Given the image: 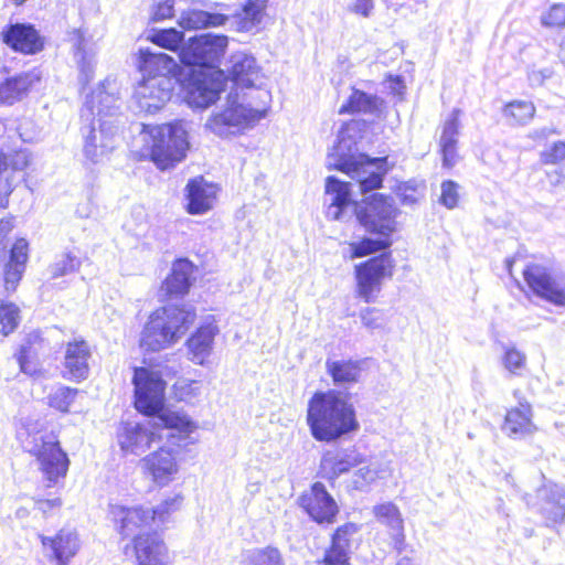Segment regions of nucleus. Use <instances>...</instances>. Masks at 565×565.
Wrapping results in <instances>:
<instances>
[{"label": "nucleus", "mask_w": 565, "mask_h": 565, "mask_svg": "<svg viewBox=\"0 0 565 565\" xmlns=\"http://www.w3.org/2000/svg\"><path fill=\"white\" fill-rule=\"evenodd\" d=\"M502 364L504 369L513 375L521 376L527 364V359L524 352L515 347H509L502 354Z\"/></svg>", "instance_id": "79ce46f5"}, {"label": "nucleus", "mask_w": 565, "mask_h": 565, "mask_svg": "<svg viewBox=\"0 0 565 565\" xmlns=\"http://www.w3.org/2000/svg\"><path fill=\"white\" fill-rule=\"evenodd\" d=\"M522 276L532 295L554 306L565 307V286L557 281L550 267L531 262L523 268Z\"/></svg>", "instance_id": "9b49d317"}, {"label": "nucleus", "mask_w": 565, "mask_h": 565, "mask_svg": "<svg viewBox=\"0 0 565 565\" xmlns=\"http://www.w3.org/2000/svg\"><path fill=\"white\" fill-rule=\"evenodd\" d=\"M390 88L396 95H403L405 85L404 81L401 76H395L390 78Z\"/></svg>", "instance_id": "0e129e2a"}, {"label": "nucleus", "mask_w": 565, "mask_h": 565, "mask_svg": "<svg viewBox=\"0 0 565 565\" xmlns=\"http://www.w3.org/2000/svg\"><path fill=\"white\" fill-rule=\"evenodd\" d=\"M150 135L152 137L151 159L159 169H169L185 158L189 141L182 121L156 126Z\"/></svg>", "instance_id": "0eeeda50"}, {"label": "nucleus", "mask_w": 565, "mask_h": 565, "mask_svg": "<svg viewBox=\"0 0 565 565\" xmlns=\"http://www.w3.org/2000/svg\"><path fill=\"white\" fill-rule=\"evenodd\" d=\"M84 146L83 153L93 163L99 162L114 148V137L117 134V126L113 121L95 122V118L81 128Z\"/></svg>", "instance_id": "4468645a"}, {"label": "nucleus", "mask_w": 565, "mask_h": 565, "mask_svg": "<svg viewBox=\"0 0 565 565\" xmlns=\"http://www.w3.org/2000/svg\"><path fill=\"white\" fill-rule=\"evenodd\" d=\"M226 72L230 79L241 87H254L260 78V67L256 58L246 52H236L231 55Z\"/></svg>", "instance_id": "4be33fe9"}, {"label": "nucleus", "mask_w": 565, "mask_h": 565, "mask_svg": "<svg viewBox=\"0 0 565 565\" xmlns=\"http://www.w3.org/2000/svg\"><path fill=\"white\" fill-rule=\"evenodd\" d=\"M145 469L158 484H167L178 471L175 454L172 449L160 447L159 450L142 459Z\"/></svg>", "instance_id": "393cba45"}, {"label": "nucleus", "mask_w": 565, "mask_h": 565, "mask_svg": "<svg viewBox=\"0 0 565 565\" xmlns=\"http://www.w3.org/2000/svg\"><path fill=\"white\" fill-rule=\"evenodd\" d=\"M349 558V551L331 543L324 552L322 563L326 565H347Z\"/></svg>", "instance_id": "603ef678"}, {"label": "nucleus", "mask_w": 565, "mask_h": 565, "mask_svg": "<svg viewBox=\"0 0 565 565\" xmlns=\"http://www.w3.org/2000/svg\"><path fill=\"white\" fill-rule=\"evenodd\" d=\"M366 462V456L361 454L355 447L328 450L322 455L321 470L326 478L335 480L352 468Z\"/></svg>", "instance_id": "a211bd4d"}, {"label": "nucleus", "mask_w": 565, "mask_h": 565, "mask_svg": "<svg viewBox=\"0 0 565 565\" xmlns=\"http://www.w3.org/2000/svg\"><path fill=\"white\" fill-rule=\"evenodd\" d=\"M28 245L26 239H17L10 249L8 264L21 265V267L25 268V263L28 260Z\"/></svg>", "instance_id": "864d4df0"}, {"label": "nucleus", "mask_w": 565, "mask_h": 565, "mask_svg": "<svg viewBox=\"0 0 565 565\" xmlns=\"http://www.w3.org/2000/svg\"><path fill=\"white\" fill-rule=\"evenodd\" d=\"M540 161L545 166H554L565 161V141H555L540 153Z\"/></svg>", "instance_id": "de8ad7c7"}, {"label": "nucleus", "mask_w": 565, "mask_h": 565, "mask_svg": "<svg viewBox=\"0 0 565 565\" xmlns=\"http://www.w3.org/2000/svg\"><path fill=\"white\" fill-rule=\"evenodd\" d=\"M110 515L119 524V533L127 537L138 529H143L154 521V515L150 509L142 507L126 508L124 505H110Z\"/></svg>", "instance_id": "b1692460"}, {"label": "nucleus", "mask_w": 565, "mask_h": 565, "mask_svg": "<svg viewBox=\"0 0 565 565\" xmlns=\"http://www.w3.org/2000/svg\"><path fill=\"white\" fill-rule=\"evenodd\" d=\"M217 191V186L205 181L203 177L190 179L185 186V209L188 213L198 215L211 210Z\"/></svg>", "instance_id": "412c9836"}, {"label": "nucleus", "mask_w": 565, "mask_h": 565, "mask_svg": "<svg viewBox=\"0 0 565 565\" xmlns=\"http://www.w3.org/2000/svg\"><path fill=\"white\" fill-rule=\"evenodd\" d=\"M29 452L36 458L40 470L49 482L47 487L55 486L61 478H65L70 460L52 433L33 436Z\"/></svg>", "instance_id": "6e6552de"}, {"label": "nucleus", "mask_w": 565, "mask_h": 565, "mask_svg": "<svg viewBox=\"0 0 565 565\" xmlns=\"http://www.w3.org/2000/svg\"><path fill=\"white\" fill-rule=\"evenodd\" d=\"M177 68L175 61L163 52H152L149 49L140 50L139 70L142 78L150 76H173Z\"/></svg>", "instance_id": "7c9ffc66"}, {"label": "nucleus", "mask_w": 565, "mask_h": 565, "mask_svg": "<svg viewBox=\"0 0 565 565\" xmlns=\"http://www.w3.org/2000/svg\"><path fill=\"white\" fill-rule=\"evenodd\" d=\"M8 170V161H6V153L0 152V173Z\"/></svg>", "instance_id": "338daca9"}, {"label": "nucleus", "mask_w": 565, "mask_h": 565, "mask_svg": "<svg viewBox=\"0 0 565 565\" xmlns=\"http://www.w3.org/2000/svg\"><path fill=\"white\" fill-rule=\"evenodd\" d=\"M132 383L135 385V406L152 417V427L160 429L151 431L138 423H125L117 430V440L124 452L141 455L154 441L167 438L168 443L181 447L196 428L194 423L177 412L163 408L166 382L162 376L146 367H136Z\"/></svg>", "instance_id": "f257e3e1"}, {"label": "nucleus", "mask_w": 565, "mask_h": 565, "mask_svg": "<svg viewBox=\"0 0 565 565\" xmlns=\"http://www.w3.org/2000/svg\"><path fill=\"white\" fill-rule=\"evenodd\" d=\"M268 0H247L242 12L235 15L237 30L249 32L255 29L263 19Z\"/></svg>", "instance_id": "e433bc0d"}, {"label": "nucleus", "mask_w": 565, "mask_h": 565, "mask_svg": "<svg viewBox=\"0 0 565 565\" xmlns=\"http://www.w3.org/2000/svg\"><path fill=\"white\" fill-rule=\"evenodd\" d=\"M383 99L375 94L352 88L347 102L340 107V114H364L379 117L383 107Z\"/></svg>", "instance_id": "c756f323"}, {"label": "nucleus", "mask_w": 565, "mask_h": 565, "mask_svg": "<svg viewBox=\"0 0 565 565\" xmlns=\"http://www.w3.org/2000/svg\"><path fill=\"white\" fill-rule=\"evenodd\" d=\"M121 117V98L119 87L115 79L106 78L99 86L86 97L84 107L81 110V118L90 121L95 118L96 124L100 121H113L119 128Z\"/></svg>", "instance_id": "1a4fd4ad"}, {"label": "nucleus", "mask_w": 565, "mask_h": 565, "mask_svg": "<svg viewBox=\"0 0 565 565\" xmlns=\"http://www.w3.org/2000/svg\"><path fill=\"white\" fill-rule=\"evenodd\" d=\"M90 347L84 339H74L65 344L64 377L81 382L89 375Z\"/></svg>", "instance_id": "f3484780"}, {"label": "nucleus", "mask_w": 565, "mask_h": 565, "mask_svg": "<svg viewBox=\"0 0 565 565\" xmlns=\"http://www.w3.org/2000/svg\"><path fill=\"white\" fill-rule=\"evenodd\" d=\"M394 262L390 252H384L355 266L358 295L372 302L380 292L382 280L393 275Z\"/></svg>", "instance_id": "f8f14e48"}, {"label": "nucleus", "mask_w": 565, "mask_h": 565, "mask_svg": "<svg viewBox=\"0 0 565 565\" xmlns=\"http://www.w3.org/2000/svg\"><path fill=\"white\" fill-rule=\"evenodd\" d=\"M532 405L526 402H520L516 406L507 409L501 429L512 438H524L537 431L534 423Z\"/></svg>", "instance_id": "6ab92c4d"}, {"label": "nucleus", "mask_w": 565, "mask_h": 565, "mask_svg": "<svg viewBox=\"0 0 565 565\" xmlns=\"http://www.w3.org/2000/svg\"><path fill=\"white\" fill-rule=\"evenodd\" d=\"M535 104L527 99H512L501 107V116L511 127L525 126L535 117Z\"/></svg>", "instance_id": "72a5a7b5"}, {"label": "nucleus", "mask_w": 565, "mask_h": 565, "mask_svg": "<svg viewBox=\"0 0 565 565\" xmlns=\"http://www.w3.org/2000/svg\"><path fill=\"white\" fill-rule=\"evenodd\" d=\"M77 393V388L61 385L49 395V405L56 411L67 413Z\"/></svg>", "instance_id": "c03bdc74"}, {"label": "nucleus", "mask_w": 565, "mask_h": 565, "mask_svg": "<svg viewBox=\"0 0 565 565\" xmlns=\"http://www.w3.org/2000/svg\"><path fill=\"white\" fill-rule=\"evenodd\" d=\"M1 41L13 52L34 55L44 49V38L32 23H9L0 32Z\"/></svg>", "instance_id": "dca6fc26"}, {"label": "nucleus", "mask_w": 565, "mask_h": 565, "mask_svg": "<svg viewBox=\"0 0 565 565\" xmlns=\"http://www.w3.org/2000/svg\"><path fill=\"white\" fill-rule=\"evenodd\" d=\"M392 241L390 236L379 238L364 237L359 242L350 244L351 258H360L376 252H384L390 248Z\"/></svg>", "instance_id": "4c0bfd02"}, {"label": "nucleus", "mask_w": 565, "mask_h": 565, "mask_svg": "<svg viewBox=\"0 0 565 565\" xmlns=\"http://www.w3.org/2000/svg\"><path fill=\"white\" fill-rule=\"evenodd\" d=\"M298 501L299 505L316 523L330 525L335 522L339 507L322 482H315L310 491L301 494Z\"/></svg>", "instance_id": "2eb2a0df"}, {"label": "nucleus", "mask_w": 565, "mask_h": 565, "mask_svg": "<svg viewBox=\"0 0 565 565\" xmlns=\"http://www.w3.org/2000/svg\"><path fill=\"white\" fill-rule=\"evenodd\" d=\"M40 79L41 73L38 70L8 77L0 84V103L13 105L21 100Z\"/></svg>", "instance_id": "cd10ccee"}, {"label": "nucleus", "mask_w": 565, "mask_h": 565, "mask_svg": "<svg viewBox=\"0 0 565 565\" xmlns=\"http://www.w3.org/2000/svg\"><path fill=\"white\" fill-rule=\"evenodd\" d=\"M359 526L355 523L349 522L339 526L331 537V543L347 551L350 548V539L358 533Z\"/></svg>", "instance_id": "09e8293b"}, {"label": "nucleus", "mask_w": 565, "mask_h": 565, "mask_svg": "<svg viewBox=\"0 0 565 565\" xmlns=\"http://www.w3.org/2000/svg\"><path fill=\"white\" fill-rule=\"evenodd\" d=\"M228 39L223 34L204 33L183 47L180 57L184 65L198 70H218Z\"/></svg>", "instance_id": "9d476101"}, {"label": "nucleus", "mask_w": 565, "mask_h": 565, "mask_svg": "<svg viewBox=\"0 0 565 565\" xmlns=\"http://www.w3.org/2000/svg\"><path fill=\"white\" fill-rule=\"evenodd\" d=\"M132 542L138 565H167V547L157 532H140Z\"/></svg>", "instance_id": "5701e85b"}, {"label": "nucleus", "mask_w": 565, "mask_h": 565, "mask_svg": "<svg viewBox=\"0 0 565 565\" xmlns=\"http://www.w3.org/2000/svg\"><path fill=\"white\" fill-rule=\"evenodd\" d=\"M19 311L14 303L0 305V333L8 335L17 329L20 321Z\"/></svg>", "instance_id": "a18cd8bd"}, {"label": "nucleus", "mask_w": 565, "mask_h": 565, "mask_svg": "<svg viewBox=\"0 0 565 565\" xmlns=\"http://www.w3.org/2000/svg\"><path fill=\"white\" fill-rule=\"evenodd\" d=\"M459 109H454L449 120L445 122L440 137V151L443 154V167L452 168L456 164L457 136H458Z\"/></svg>", "instance_id": "c9c22d12"}, {"label": "nucleus", "mask_w": 565, "mask_h": 565, "mask_svg": "<svg viewBox=\"0 0 565 565\" xmlns=\"http://www.w3.org/2000/svg\"><path fill=\"white\" fill-rule=\"evenodd\" d=\"M6 161H8V169L23 171L30 164V154L25 150L6 153Z\"/></svg>", "instance_id": "4d7b16f0"}, {"label": "nucleus", "mask_w": 565, "mask_h": 565, "mask_svg": "<svg viewBox=\"0 0 565 565\" xmlns=\"http://www.w3.org/2000/svg\"><path fill=\"white\" fill-rule=\"evenodd\" d=\"M266 116V110L255 109L238 102L237 92H231L226 105L216 109L206 120L204 128L220 138L242 134Z\"/></svg>", "instance_id": "423d86ee"}, {"label": "nucleus", "mask_w": 565, "mask_h": 565, "mask_svg": "<svg viewBox=\"0 0 565 565\" xmlns=\"http://www.w3.org/2000/svg\"><path fill=\"white\" fill-rule=\"evenodd\" d=\"M151 39L160 47L174 51L182 44L183 34L175 29H168L156 32Z\"/></svg>", "instance_id": "49530a36"}, {"label": "nucleus", "mask_w": 565, "mask_h": 565, "mask_svg": "<svg viewBox=\"0 0 565 565\" xmlns=\"http://www.w3.org/2000/svg\"><path fill=\"white\" fill-rule=\"evenodd\" d=\"M81 267V260L71 253H63L56 256L55 260L49 266L47 274L51 279H56L68 274L75 273Z\"/></svg>", "instance_id": "ea45409f"}, {"label": "nucleus", "mask_w": 565, "mask_h": 565, "mask_svg": "<svg viewBox=\"0 0 565 565\" xmlns=\"http://www.w3.org/2000/svg\"><path fill=\"white\" fill-rule=\"evenodd\" d=\"M174 76H150L139 83L135 97L140 110L153 114L161 109L170 100L174 85Z\"/></svg>", "instance_id": "ddd939ff"}, {"label": "nucleus", "mask_w": 565, "mask_h": 565, "mask_svg": "<svg viewBox=\"0 0 565 565\" xmlns=\"http://www.w3.org/2000/svg\"><path fill=\"white\" fill-rule=\"evenodd\" d=\"M74 57L79 71L78 82L84 89L94 78L96 67V44L79 29L74 31Z\"/></svg>", "instance_id": "aec40b11"}, {"label": "nucleus", "mask_w": 565, "mask_h": 565, "mask_svg": "<svg viewBox=\"0 0 565 565\" xmlns=\"http://www.w3.org/2000/svg\"><path fill=\"white\" fill-rule=\"evenodd\" d=\"M374 514L380 522L390 526L391 529L395 531L403 530V520L401 518V513L397 507L392 502L375 505Z\"/></svg>", "instance_id": "37998d69"}, {"label": "nucleus", "mask_w": 565, "mask_h": 565, "mask_svg": "<svg viewBox=\"0 0 565 565\" xmlns=\"http://www.w3.org/2000/svg\"><path fill=\"white\" fill-rule=\"evenodd\" d=\"M173 0H163L158 2L152 11L151 20L159 22L173 15Z\"/></svg>", "instance_id": "13d9d810"}, {"label": "nucleus", "mask_w": 565, "mask_h": 565, "mask_svg": "<svg viewBox=\"0 0 565 565\" xmlns=\"http://www.w3.org/2000/svg\"><path fill=\"white\" fill-rule=\"evenodd\" d=\"M364 120L352 119L343 125L337 143L328 154V163L347 173L362 194L382 188L390 167L386 157L371 158L358 148V138L365 129Z\"/></svg>", "instance_id": "7ed1b4c3"}, {"label": "nucleus", "mask_w": 565, "mask_h": 565, "mask_svg": "<svg viewBox=\"0 0 565 565\" xmlns=\"http://www.w3.org/2000/svg\"><path fill=\"white\" fill-rule=\"evenodd\" d=\"M457 183L451 180L444 181L440 195L441 204L448 209H454L457 205Z\"/></svg>", "instance_id": "6e6d98bb"}, {"label": "nucleus", "mask_w": 565, "mask_h": 565, "mask_svg": "<svg viewBox=\"0 0 565 565\" xmlns=\"http://www.w3.org/2000/svg\"><path fill=\"white\" fill-rule=\"evenodd\" d=\"M182 501L183 497L180 494L169 497L154 509H151L150 512L154 515V520L158 519L159 521L163 522L170 512L177 511L181 507Z\"/></svg>", "instance_id": "8fccbe9b"}, {"label": "nucleus", "mask_w": 565, "mask_h": 565, "mask_svg": "<svg viewBox=\"0 0 565 565\" xmlns=\"http://www.w3.org/2000/svg\"><path fill=\"white\" fill-rule=\"evenodd\" d=\"M355 476L361 478L364 482L370 483L376 479L377 473L369 467H363L356 471Z\"/></svg>", "instance_id": "e2e57ef3"}, {"label": "nucleus", "mask_w": 565, "mask_h": 565, "mask_svg": "<svg viewBox=\"0 0 565 565\" xmlns=\"http://www.w3.org/2000/svg\"><path fill=\"white\" fill-rule=\"evenodd\" d=\"M306 419L312 438L319 443H337L360 429L353 404L338 390L316 392L308 401Z\"/></svg>", "instance_id": "20e7f679"}, {"label": "nucleus", "mask_w": 565, "mask_h": 565, "mask_svg": "<svg viewBox=\"0 0 565 565\" xmlns=\"http://www.w3.org/2000/svg\"><path fill=\"white\" fill-rule=\"evenodd\" d=\"M373 9L372 0H355L353 11L363 17H369Z\"/></svg>", "instance_id": "680f3d73"}, {"label": "nucleus", "mask_w": 565, "mask_h": 565, "mask_svg": "<svg viewBox=\"0 0 565 565\" xmlns=\"http://www.w3.org/2000/svg\"><path fill=\"white\" fill-rule=\"evenodd\" d=\"M62 505L60 498L53 499H36L35 509L46 515L50 511L58 509Z\"/></svg>", "instance_id": "bf43d9fd"}, {"label": "nucleus", "mask_w": 565, "mask_h": 565, "mask_svg": "<svg viewBox=\"0 0 565 565\" xmlns=\"http://www.w3.org/2000/svg\"><path fill=\"white\" fill-rule=\"evenodd\" d=\"M44 546H50L58 565H67L79 548L77 533L70 529H62L54 537L40 535Z\"/></svg>", "instance_id": "c85d7f7f"}, {"label": "nucleus", "mask_w": 565, "mask_h": 565, "mask_svg": "<svg viewBox=\"0 0 565 565\" xmlns=\"http://www.w3.org/2000/svg\"><path fill=\"white\" fill-rule=\"evenodd\" d=\"M18 363L20 365V370L26 374H33L35 372L34 366L28 361V349L25 347H21L20 352L18 354Z\"/></svg>", "instance_id": "052dcab7"}, {"label": "nucleus", "mask_w": 565, "mask_h": 565, "mask_svg": "<svg viewBox=\"0 0 565 565\" xmlns=\"http://www.w3.org/2000/svg\"><path fill=\"white\" fill-rule=\"evenodd\" d=\"M242 565H285V563L280 551L269 545L249 551L242 561Z\"/></svg>", "instance_id": "58836bf2"}, {"label": "nucleus", "mask_w": 565, "mask_h": 565, "mask_svg": "<svg viewBox=\"0 0 565 565\" xmlns=\"http://www.w3.org/2000/svg\"><path fill=\"white\" fill-rule=\"evenodd\" d=\"M227 20L228 17L223 13L189 9L181 13L178 24L185 30H196L224 25Z\"/></svg>", "instance_id": "473e14b6"}, {"label": "nucleus", "mask_w": 565, "mask_h": 565, "mask_svg": "<svg viewBox=\"0 0 565 565\" xmlns=\"http://www.w3.org/2000/svg\"><path fill=\"white\" fill-rule=\"evenodd\" d=\"M195 310L189 305H168L157 309L146 323L140 347L157 352L175 343L195 319Z\"/></svg>", "instance_id": "39448f33"}, {"label": "nucleus", "mask_w": 565, "mask_h": 565, "mask_svg": "<svg viewBox=\"0 0 565 565\" xmlns=\"http://www.w3.org/2000/svg\"><path fill=\"white\" fill-rule=\"evenodd\" d=\"M360 318L363 326L371 330L381 329L385 324L384 313L377 308H365L361 310Z\"/></svg>", "instance_id": "3c124183"}, {"label": "nucleus", "mask_w": 565, "mask_h": 565, "mask_svg": "<svg viewBox=\"0 0 565 565\" xmlns=\"http://www.w3.org/2000/svg\"><path fill=\"white\" fill-rule=\"evenodd\" d=\"M25 268L21 265L8 264L4 268V287L8 291H14Z\"/></svg>", "instance_id": "5fc2aeb1"}, {"label": "nucleus", "mask_w": 565, "mask_h": 565, "mask_svg": "<svg viewBox=\"0 0 565 565\" xmlns=\"http://www.w3.org/2000/svg\"><path fill=\"white\" fill-rule=\"evenodd\" d=\"M217 333L218 328L212 322L204 323L196 329L186 342L189 351L192 354V361L198 364H203L204 360L212 351L214 338Z\"/></svg>", "instance_id": "2f4dec72"}, {"label": "nucleus", "mask_w": 565, "mask_h": 565, "mask_svg": "<svg viewBox=\"0 0 565 565\" xmlns=\"http://www.w3.org/2000/svg\"><path fill=\"white\" fill-rule=\"evenodd\" d=\"M222 92V82L203 77L188 84L185 102L192 108L205 109L214 104Z\"/></svg>", "instance_id": "bb28decb"}, {"label": "nucleus", "mask_w": 565, "mask_h": 565, "mask_svg": "<svg viewBox=\"0 0 565 565\" xmlns=\"http://www.w3.org/2000/svg\"><path fill=\"white\" fill-rule=\"evenodd\" d=\"M10 231H11L10 221L1 220L0 221V236H4Z\"/></svg>", "instance_id": "69168bd1"}, {"label": "nucleus", "mask_w": 565, "mask_h": 565, "mask_svg": "<svg viewBox=\"0 0 565 565\" xmlns=\"http://www.w3.org/2000/svg\"><path fill=\"white\" fill-rule=\"evenodd\" d=\"M396 565H415L413 561L408 557H402Z\"/></svg>", "instance_id": "774afa93"}, {"label": "nucleus", "mask_w": 565, "mask_h": 565, "mask_svg": "<svg viewBox=\"0 0 565 565\" xmlns=\"http://www.w3.org/2000/svg\"><path fill=\"white\" fill-rule=\"evenodd\" d=\"M352 183L343 182L334 175L326 180L327 216L334 221H345L354 214L360 224L370 233L391 236L394 231L396 207L392 196L374 193L362 202L351 199Z\"/></svg>", "instance_id": "f03ea898"}, {"label": "nucleus", "mask_w": 565, "mask_h": 565, "mask_svg": "<svg viewBox=\"0 0 565 565\" xmlns=\"http://www.w3.org/2000/svg\"><path fill=\"white\" fill-rule=\"evenodd\" d=\"M193 273L194 265L189 259L181 258L175 260L170 274L161 285V291H164L170 298L183 297L192 286Z\"/></svg>", "instance_id": "a878e982"}, {"label": "nucleus", "mask_w": 565, "mask_h": 565, "mask_svg": "<svg viewBox=\"0 0 565 565\" xmlns=\"http://www.w3.org/2000/svg\"><path fill=\"white\" fill-rule=\"evenodd\" d=\"M540 23L543 28L552 31H562L565 29V3L557 2L550 4L540 17Z\"/></svg>", "instance_id": "a19ab883"}, {"label": "nucleus", "mask_w": 565, "mask_h": 565, "mask_svg": "<svg viewBox=\"0 0 565 565\" xmlns=\"http://www.w3.org/2000/svg\"><path fill=\"white\" fill-rule=\"evenodd\" d=\"M326 369L335 386L355 384L361 375L360 362L354 360L328 359L326 361Z\"/></svg>", "instance_id": "f704fd0d"}]
</instances>
